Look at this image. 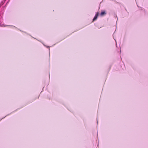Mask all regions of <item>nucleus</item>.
<instances>
[{"mask_svg":"<svg viewBox=\"0 0 148 148\" xmlns=\"http://www.w3.org/2000/svg\"><path fill=\"white\" fill-rule=\"evenodd\" d=\"M98 13H97L95 15V16L94 18H93V21H94L96 19H97V16H98Z\"/></svg>","mask_w":148,"mask_h":148,"instance_id":"nucleus-1","label":"nucleus"},{"mask_svg":"<svg viewBox=\"0 0 148 148\" xmlns=\"http://www.w3.org/2000/svg\"><path fill=\"white\" fill-rule=\"evenodd\" d=\"M106 14L105 12L104 11L102 12L100 14L101 16H103L104 14Z\"/></svg>","mask_w":148,"mask_h":148,"instance_id":"nucleus-2","label":"nucleus"}]
</instances>
